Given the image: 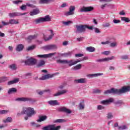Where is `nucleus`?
<instances>
[{"instance_id":"f257e3e1","label":"nucleus","mask_w":130,"mask_h":130,"mask_svg":"<svg viewBox=\"0 0 130 130\" xmlns=\"http://www.w3.org/2000/svg\"><path fill=\"white\" fill-rule=\"evenodd\" d=\"M37 111L34 110V108L31 107H23L22 110L21 112L17 113V116L20 115H24L26 114L29 117H32L33 115H35L37 113Z\"/></svg>"},{"instance_id":"f03ea898","label":"nucleus","mask_w":130,"mask_h":130,"mask_svg":"<svg viewBox=\"0 0 130 130\" xmlns=\"http://www.w3.org/2000/svg\"><path fill=\"white\" fill-rule=\"evenodd\" d=\"M123 93H124V89H123V87H122L120 89L112 88L111 89L105 90L104 92L105 95H107V94H113V95H120V94Z\"/></svg>"},{"instance_id":"7ed1b4c3","label":"nucleus","mask_w":130,"mask_h":130,"mask_svg":"<svg viewBox=\"0 0 130 130\" xmlns=\"http://www.w3.org/2000/svg\"><path fill=\"white\" fill-rule=\"evenodd\" d=\"M51 21V18L49 15H46L44 17H40L36 20L34 22L36 24H39L40 23H44V22H50Z\"/></svg>"},{"instance_id":"20e7f679","label":"nucleus","mask_w":130,"mask_h":130,"mask_svg":"<svg viewBox=\"0 0 130 130\" xmlns=\"http://www.w3.org/2000/svg\"><path fill=\"white\" fill-rule=\"evenodd\" d=\"M76 30L75 31L76 34H80V33H84L86 32L85 25H79L76 26Z\"/></svg>"},{"instance_id":"39448f33","label":"nucleus","mask_w":130,"mask_h":130,"mask_svg":"<svg viewBox=\"0 0 130 130\" xmlns=\"http://www.w3.org/2000/svg\"><path fill=\"white\" fill-rule=\"evenodd\" d=\"M60 126H55L54 124H50L45 127H43L42 129L43 130H59L60 129Z\"/></svg>"},{"instance_id":"423d86ee","label":"nucleus","mask_w":130,"mask_h":130,"mask_svg":"<svg viewBox=\"0 0 130 130\" xmlns=\"http://www.w3.org/2000/svg\"><path fill=\"white\" fill-rule=\"evenodd\" d=\"M24 62L26 66H34V64H36L37 60L33 58H30L25 60Z\"/></svg>"},{"instance_id":"0eeeda50","label":"nucleus","mask_w":130,"mask_h":130,"mask_svg":"<svg viewBox=\"0 0 130 130\" xmlns=\"http://www.w3.org/2000/svg\"><path fill=\"white\" fill-rule=\"evenodd\" d=\"M75 10H76V7L71 6L69 7V11L64 13L65 16H72L75 14Z\"/></svg>"},{"instance_id":"6e6552de","label":"nucleus","mask_w":130,"mask_h":130,"mask_svg":"<svg viewBox=\"0 0 130 130\" xmlns=\"http://www.w3.org/2000/svg\"><path fill=\"white\" fill-rule=\"evenodd\" d=\"M44 50H55L57 49L56 45H49L43 47Z\"/></svg>"},{"instance_id":"1a4fd4ad","label":"nucleus","mask_w":130,"mask_h":130,"mask_svg":"<svg viewBox=\"0 0 130 130\" xmlns=\"http://www.w3.org/2000/svg\"><path fill=\"white\" fill-rule=\"evenodd\" d=\"M16 101H19V102H32L33 101V99L30 98H18L16 99Z\"/></svg>"},{"instance_id":"9d476101","label":"nucleus","mask_w":130,"mask_h":130,"mask_svg":"<svg viewBox=\"0 0 130 130\" xmlns=\"http://www.w3.org/2000/svg\"><path fill=\"white\" fill-rule=\"evenodd\" d=\"M24 15H26V13H20L19 12H13L9 14L10 18H15V17H17L18 16H24Z\"/></svg>"},{"instance_id":"9b49d317","label":"nucleus","mask_w":130,"mask_h":130,"mask_svg":"<svg viewBox=\"0 0 130 130\" xmlns=\"http://www.w3.org/2000/svg\"><path fill=\"white\" fill-rule=\"evenodd\" d=\"M93 10H94V8L93 7H82L80 9V12L81 13L87 12H92Z\"/></svg>"},{"instance_id":"f8f14e48","label":"nucleus","mask_w":130,"mask_h":130,"mask_svg":"<svg viewBox=\"0 0 130 130\" xmlns=\"http://www.w3.org/2000/svg\"><path fill=\"white\" fill-rule=\"evenodd\" d=\"M58 111H60V112H65V113H68L70 114L72 113V111L64 107L59 108L58 109Z\"/></svg>"},{"instance_id":"ddd939ff","label":"nucleus","mask_w":130,"mask_h":130,"mask_svg":"<svg viewBox=\"0 0 130 130\" xmlns=\"http://www.w3.org/2000/svg\"><path fill=\"white\" fill-rule=\"evenodd\" d=\"M56 54V52L49 53L48 54H44V55H38V57H40V58H47L48 57H51L52 56Z\"/></svg>"},{"instance_id":"4468645a","label":"nucleus","mask_w":130,"mask_h":130,"mask_svg":"<svg viewBox=\"0 0 130 130\" xmlns=\"http://www.w3.org/2000/svg\"><path fill=\"white\" fill-rule=\"evenodd\" d=\"M114 59V56H112L111 57L104 58L102 59H99L96 60L98 62H102L104 61H109V60H112Z\"/></svg>"},{"instance_id":"2eb2a0df","label":"nucleus","mask_w":130,"mask_h":130,"mask_svg":"<svg viewBox=\"0 0 130 130\" xmlns=\"http://www.w3.org/2000/svg\"><path fill=\"white\" fill-rule=\"evenodd\" d=\"M74 82L76 83V84H85L87 83V79L80 78L79 79H75Z\"/></svg>"},{"instance_id":"dca6fc26","label":"nucleus","mask_w":130,"mask_h":130,"mask_svg":"<svg viewBox=\"0 0 130 130\" xmlns=\"http://www.w3.org/2000/svg\"><path fill=\"white\" fill-rule=\"evenodd\" d=\"M113 101H114V99L111 98L109 99L108 100L102 101L101 103L102 104H103L104 105H107V104H109V103H112Z\"/></svg>"},{"instance_id":"f3484780","label":"nucleus","mask_w":130,"mask_h":130,"mask_svg":"<svg viewBox=\"0 0 130 130\" xmlns=\"http://www.w3.org/2000/svg\"><path fill=\"white\" fill-rule=\"evenodd\" d=\"M49 31L50 32V35L49 36V37H46V36H44V39L45 41H48L50 40L51 39H52V37L54 36V34H53V31L52 30H49Z\"/></svg>"},{"instance_id":"a211bd4d","label":"nucleus","mask_w":130,"mask_h":130,"mask_svg":"<svg viewBox=\"0 0 130 130\" xmlns=\"http://www.w3.org/2000/svg\"><path fill=\"white\" fill-rule=\"evenodd\" d=\"M66 93H68V90L64 89L62 90H61L60 91H58V92L55 93L53 94L54 97H57L58 96H60V95H63L66 94Z\"/></svg>"},{"instance_id":"6ab92c4d","label":"nucleus","mask_w":130,"mask_h":130,"mask_svg":"<svg viewBox=\"0 0 130 130\" xmlns=\"http://www.w3.org/2000/svg\"><path fill=\"white\" fill-rule=\"evenodd\" d=\"M47 116L46 115H40L39 116V119L37 120L38 122H42V121H45L47 119Z\"/></svg>"},{"instance_id":"aec40b11","label":"nucleus","mask_w":130,"mask_h":130,"mask_svg":"<svg viewBox=\"0 0 130 130\" xmlns=\"http://www.w3.org/2000/svg\"><path fill=\"white\" fill-rule=\"evenodd\" d=\"M100 76H103V73L87 74L86 77H87V78H96L97 77H100Z\"/></svg>"},{"instance_id":"412c9836","label":"nucleus","mask_w":130,"mask_h":130,"mask_svg":"<svg viewBox=\"0 0 130 130\" xmlns=\"http://www.w3.org/2000/svg\"><path fill=\"white\" fill-rule=\"evenodd\" d=\"M54 75L53 74H47L44 75L42 77L41 80H48V79H50L51 78H53Z\"/></svg>"},{"instance_id":"4be33fe9","label":"nucleus","mask_w":130,"mask_h":130,"mask_svg":"<svg viewBox=\"0 0 130 130\" xmlns=\"http://www.w3.org/2000/svg\"><path fill=\"white\" fill-rule=\"evenodd\" d=\"M114 104L117 106V107H120L122 105H124V103L122 100H118L114 102Z\"/></svg>"},{"instance_id":"5701e85b","label":"nucleus","mask_w":130,"mask_h":130,"mask_svg":"<svg viewBox=\"0 0 130 130\" xmlns=\"http://www.w3.org/2000/svg\"><path fill=\"white\" fill-rule=\"evenodd\" d=\"M48 103L49 105L51 106H55V105H59V103L57 102V101H49Z\"/></svg>"},{"instance_id":"b1692460","label":"nucleus","mask_w":130,"mask_h":130,"mask_svg":"<svg viewBox=\"0 0 130 130\" xmlns=\"http://www.w3.org/2000/svg\"><path fill=\"white\" fill-rule=\"evenodd\" d=\"M40 13L39 9H34L32 11H31L29 13L30 16H35V15H38Z\"/></svg>"},{"instance_id":"393cba45","label":"nucleus","mask_w":130,"mask_h":130,"mask_svg":"<svg viewBox=\"0 0 130 130\" xmlns=\"http://www.w3.org/2000/svg\"><path fill=\"white\" fill-rule=\"evenodd\" d=\"M51 2H54V0H39V4L41 5H44L45 4H49Z\"/></svg>"},{"instance_id":"a878e982","label":"nucleus","mask_w":130,"mask_h":130,"mask_svg":"<svg viewBox=\"0 0 130 130\" xmlns=\"http://www.w3.org/2000/svg\"><path fill=\"white\" fill-rule=\"evenodd\" d=\"M66 63H69V67H72V66H75V64H76V61L74 59H71L70 60H66Z\"/></svg>"},{"instance_id":"bb28decb","label":"nucleus","mask_w":130,"mask_h":130,"mask_svg":"<svg viewBox=\"0 0 130 130\" xmlns=\"http://www.w3.org/2000/svg\"><path fill=\"white\" fill-rule=\"evenodd\" d=\"M16 92H17V89L15 87H12L9 89L8 91V94H9V95H11V94Z\"/></svg>"},{"instance_id":"cd10ccee","label":"nucleus","mask_w":130,"mask_h":130,"mask_svg":"<svg viewBox=\"0 0 130 130\" xmlns=\"http://www.w3.org/2000/svg\"><path fill=\"white\" fill-rule=\"evenodd\" d=\"M19 21L18 20L14 19H10L9 20V24H10L11 25H14L15 24H18Z\"/></svg>"},{"instance_id":"c85d7f7f","label":"nucleus","mask_w":130,"mask_h":130,"mask_svg":"<svg viewBox=\"0 0 130 130\" xmlns=\"http://www.w3.org/2000/svg\"><path fill=\"white\" fill-rule=\"evenodd\" d=\"M24 48V46L22 44H19L17 45L16 47V51H22L23 50V49Z\"/></svg>"},{"instance_id":"c756f323","label":"nucleus","mask_w":130,"mask_h":130,"mask_svg":"<svg viewBox=\"0 0 130 130\" xmlns=\"http://www.w3.org/2000/svg\"><path fill=\"white\" fill-rule=\"evenodd\" d=\"M45 64V61L43 60H41L38 63L37 67L38 68H40L41 67H43Z\"/></svg>"},{"instance_id":"7c9ffc66","label":"nucleus","mask_w":130,"mask_h":130,"mask_svg":"<svg viewBox=\"0 0 130 130\" xmlns=\"http://www.w3.org/2000/svg\"><path fill=\"white\" fill-rule=\"evenodd\" d=\"M19 82V79L16 78L12 81H10L8 82V85H13V84H16V83H18Z\"/></svg>"},{"instance_id":"2f4dec72","label":"nucleus","mask_w":130,"mask_h":130,"mask_svg":"<svg viewBox=\"0 0 130 130\" xmlns=\"http://www.w3.org/2000/svg\"><path fill=\"white\" fill-rule=\"evenodd\" d=\"M12 121H13V118L11 117H8L6 119L3 120L5 123H7V122H12Z\"/></svg>"},{"instance_id":"473e14b6","label":"nucleus","mask_w":130,"mask_h":130,"mask_svg":"<svg viewBox=\"0 0 130 130\" xmlns=\"http://www.w3.org/2000/svg\"><path fill=\"white\" fill-rule=\"evenodd\" d=\"M72 54V52H68L67 53H62L61 55H62L63 57H68V56H71Z\"/></svg>"},{"instance_id":"72a5a7b5","label":"nucleus","mask_w":130,"mask_h":130,"mask_svg":"<svg viewBox=\"0 0 130 130\" xmlns=\"http://www.w3.org/2000/svg\"><path fill=\"white\" fill-rule=\"evenodd\" d=\"M86 50L87 51H89V52H94L95 51V48L93 47H87Z\"/></svg>"},{"instance_id":"f704fd0d","label":"nucleus","mask_w":130,"mask_h":130,"mask_svg":"<svg viewBox=\"0 0 130 130\" xmlns=\"http://www.w3.org/2000/svg\"><path fill=\"white\" fill-rule=\"evenodd\" d=\"M9 68L12 71H16L17 70V65L16 64H12L10 65Z\"/></svg>"},{"instance_id":"c9c22d12","label":"nucleus","mask_w":130,"mask_h":130,"mask_svg":"<svg viewBox=\"0 0 130 130\" xmlns=\"http://www.w3.org/2000/svg\"><path fill=\"white\" fill-rule=\"evenodd\" d=\"M121 21H124L125 23H128L130 22L129 18L125 17H121Z\"/></svg>"},{"instance_id":"e433bc0d","label":"nucleus","mask_w":130,"mask_h":130,"mask_svg":"<svg viewBox=\"0 0 130 130\" xmlns=\"http://www.w3.org/2000/svg\"><path fill=\"white\" fill-rule=\"evenodd\" d=\"M80 110H83L85 108V104H84V102H81L79 104V105Z\"/></svg>"},{"instance_id":"4c0bfd02","label":"nucleus","mask_w":130,"mask_h":130,"mask_svg":"<svg viewBox=\"0 0 130 130\" xmlns=\"http://www.w3.org/2000/svg\"><path fill=\"white\" fill-rule=\"evenodd\" d=\"M62 23L64 26H69V25H71V24L73 23L72 21H62Z\"/></svg>"},{"instance_id":"58836bf2","label":"nucleus","mask_w":130,"mask_h":130,"mask_svg":"<svg viewBox=\"0 0 130 130\" xmlns=\"http://www.w3.org/2000/svg\"><path fill=\"white\" fill-rule=\"evenodd\" d=\"M9 80V78L7 77H4L0 78V83H3V82H6Z\"/></svg>"},{"instance_id":"ea45409f","label":"nucleus","mask_w":130,"mask_h":130,"mask_svg":"<svg viewBox=\"0 0 130 130\" xmlns=\"http://www.w3.org/2000/svg\"><path fill=\"white\" fill-rule=\"evenodd\" d=\"M123 89L124 90V93H126V92H129V91H130V86H124L123 87Z\"/></svg>"},{"instance_id":"a19ab883","label":"nucleus","mask_w":130,"mask_h":130,"mask_svg":"<svg viewBox=\"0 0 130 130\" xmlns=\"http://www.w3.org/2000/svg\"><path fill=\"white\" fill-rule=\"evenodd\" d=\"M36 47V46L35 45H32V46H29L28 47H27L26 48V50L27 51H30L31 50H33L34 49H35V48Z\"/></svg>"},{"instance_id":"79ce46f5","label":"nucleus","mask_w":130,"mask_h":130,"mask_svg":"<svg viewBox=\"0 0 130 130\" xmlns=\"http://www.w3.org/2000/svg\"><path fill=\"white\" fill-rule=\"evenodd\" d=\"M57 63H64L66 64L67 60L58 59L56 60Z\"/></svg>"},{"instance_id":"37998d69","label":"nucleus","mask_w":130,"mask_h":130,"mask_svg":"<svg viewBox=\"0 0 130 130\" xmlns=\"http://www.w3.org/2000/svg\"><path fill=\"white\" fill-rule=\"evenodd\" d=\"M110 26H111L110 22H106L103 24V27H104V28H108L110 27Z\"/></svg>"},{"instance_id":"c03bdc74","label":"nucleus","mask_w":130,"mask_h":130,"mask_svg":"<svg viewBox=\"0 0 130 130\" xmlns=\"http://www.w3.org/2000/svg\"><path fill=\"white\" fill-rule=\"evenodd\" d=\"M36 36L34 35V36H29L27 38V39L28 40H33V39H36Z\"/></svg>"},{"instance_id":"a18cd8bd","label":"nucleus","mask_w":130,"mask_h":130,"mask_svg":"<svg viewBox=\"0 0 130 130\" xmlns=\"http://www.w3.org/2000/svg\"><path fill=\"white\" fill-rule=\"evenodd\" d=\"M104 109H105V107L102 105H99L97 106L98 110H103Z\"/></svg>"},{"instance_id":"49530a36","label":"nucleus","mask_w":130,"mask_h":130,"mask_svg":"<svg viewBox=\"0 0 130 130\" xmlns=\"http://www.w3.org/2000/svg\"><path fill=\"white\" fill-rule=\"evenodd\" d=\"M118 128L119 130H123V129H127V127H126V126H125V125H123V126H118Z\"/></svg>"},{"instance_id":"de8ad7c7","label":"nucleus","mask_w":130,"mask_h":130,"mask_svg":"<svg viewBox=\"0 0 130 130\" xmlns=\"http://www.w3.org/2000/svg\"><path fill=\"white\" fill-rule=\"evenodd\" d=\"M27 7H29V8H32V9H36V7L35 5L32 4H30L29 3H26Z\"/></svg>"},{"instance_id":"09e8293b","label":"nucleus","mask_w":130,"mask_h":130,"mask_svg":"<svg viewBox=\"0 0 130 130\" xmlns=\"http://www.w3.org/2000/svg\"><path fill=\"white\" fill-rule=\"evenodd\" d=\"M107 117L108 119H111V118H112V117H113V115H112V113H108Z\"/></svg>"},{"instance_id":"8fccbe9b","label":"nucleus","mask_w":130,"mask_h":130,"mask_svg":"<svg viewBox=\"0 0 130 130\" xmlns=\"http://www.w3.org/2000/svg\"><path fill=\"white\" fill-rule=\"evenodd\" d=\"M93 92L95 94H100V93H101V90L99 89H95L93 90Z\"/></svg>"},{"instance_id":"3c124183","label":"nucleus","mask_w":130,"mask_h":130,"mask_svg":"<svg viewBox=\"0 0 130 130\" xmlns=\"http://www.w3.org/2000/svg\"><path fill=\"white\" fill-rule=\"evenodd\" d=\"M9 112V110H3L0 111V114H7Z\"/></svg>"},{"instance_id":"603ef678","label":"nucleus","mask_w":130,"mask_h":130,"mask_svg":"<svg viewBox=\"0 0 130 130\" xmlns=\"http://www.w3.org/2000/svg\"><path fill=\"white\" fill-rule=\"evenodd\" d=\"M82 68V64H79L74 67V70H80Z\"/></svg>"},{"instance_id":"864d4df0","label":"nucleus","mask_w":130,"mask_h":130,"mask_svg":"<svg viewBox=\"0 0 130 130\" xmlns=\"http://www.w3.org/2000/svg\"><path fill=\"white\" fill-rule=\"evenodd\" d=\"M117 46V43L116 42L110 43V46L111 47H115V46Z\"/></svg>"},{"instance_id":"5fc2aeb1","label":"nucleus","mask_w":130,"mask_h":130,"mask_svg":"<svg viewBox=\"0 0 130 130\" xmlns=\"http://www.w3.org/2000/svg\"><path fill=\"white\" fill-rule=\"evenodd\" d=\"M27 9V6L25 5H23L21 7H20V9L22 11H26V9Z\"/></svg>"},{"instance_id":"6e6d98bb","label":"nucleus","mask_w":130,"mask_h":130,"mask_svg":"<svg viewBox=\"0 0 130 130\" xmlns=\"http://www.w3.org/2000/svg\"><path fill=\"white\" fill-rule=\"evenodd\" d=\"M106 6L107 7H109V5L108 4H105L104 5H102L101 6V9H102V10H104V9H105V7H106Z\"/></svg>"},{"instance_id":"4d7b16f0","label":"nucleus","mask_w":130,"mask_h":130,"mask_svg":"<svg viewBox=\"0 0 130 130\" xmlns=\"http://www.w3.org/2000/svg\"><path fill=\"white\" fill-rule=\"evenodd\" d=\"M110 54V51H105L102 52V54H104V55H108Z\"/></svg>"},{"instance_id":"13d9d810","label":"nucleus","mask_w":130,"mask_h":130,"mask_svg":"<svg viewBox=\"0 0 130 130\" xmlns=\"http://www.w3.org/2000/svg\"><path fill=\"white\" fill-rule=\"evenodd\" d=\"M101 44H103V45H106L110 44V41H107L106 42H101Z\"/></svg>"},{"instance_id":"bf43d9fd","label":"nucleus","mask_w":130,"mask_h":130,"mask_svg":"<svg viewBox=\"0 0 130 130\" xmlns=\"http://www.w3.org/2000/svg\"><path fill=\"white\" fill-rule=\"evenodd\" d=\"M22 2L23 1H22L21 0H18V1H13V3L15 5H18V4H21V3H22Z\"/></svg>"},{"instance_id":"052dcab7","label":"nucleus","mask_w":130,"mask_h":130,"mask_svg":"<svg viewBox=\"0 0 130 130\" xmlns=\"http://www.w3.org/2000/svg\"><path fill=\"white\" fill-rule=\"evenodd\" d=\"M100 3H110L112 0H100Z\"/></svg>"},{"instance_id":"680f3d73","label":"nucleus","mask_w":130,"mask_h":130,"mask_svg":"<svg viewBox=\"0 0 130 130\" xmlns=\"http://www.w3.org/2000/svg\"><path fill=\"white\" fill-rule=\"evenodd\" d=\"M83 56H84V54L78 53L75 54L76 57H82Z\"/></svg>"},{"instance_id":"e2e57ef3","label":"nucleus","mask_w":130,"mask_h":130,"mask_svg":"<svg viewBox=\"0 0 130 130\" xmlns=\"http://www.w3.org/2000/svg\"><path fill=\"white\" fill-rule=\"evenodd\" d=\"M2 24L4 26H8L10 25V21L6 22V21H2Z\"/></svg>"},{"instance_id":"0e129e2a","label":"nucleus","mask_w":130,"mask_h":130,"mask_svg":"<svg viewBox=\"0 0 130 130\" xmlns=\"http://www.w3.org/2000/svg\"><path fill=\"white\" fill-rule=\"evenodd\" d=\"M63 121H65L64 119H58L56 120L55 121V122L61 123V122H63Z\"/></svg>"},{"instance_id":"69168bd1","label":"nucleus","mask_w":130,"mask_h":130,"mask_svg":"<svg viewBox=\"0 0 130 130\" xmlns=\"http://www.w3.org/2000/svg\"><path fill=\"white\" fill-rule=\"evenodd\" d=\"M95 33H101V31H100V29L95 27L94 28Z\"/></svg>"},{"instance_id":"338daca9","label":"nucleus","mask_w":130,"mask_h":130,"mask_svg":"<svg viewBox=\"0 0 130 130\" xmlns=\"http://www.w3.org/2000/svg\"><path fill=\"white\" fill-rule=\"evenodd\" d=\"M113 23L114 24H119L120 23V20L117 19H114L113 20Z\"/></svg>"},{"instance_id":"774afa93","label":"nucleus","mask_w":130,"mask_h":130,"mask_svg":"<svg viewBox=\"0 0 130 130\" xmlns=\"http://www.w3.org/2000/svg\"><path fill=\"white\" fill-rule=\"evenodd\" d=\"M122 59H128V56L126 55H122L121 56Z\"/></svg>"}]
</instances>
